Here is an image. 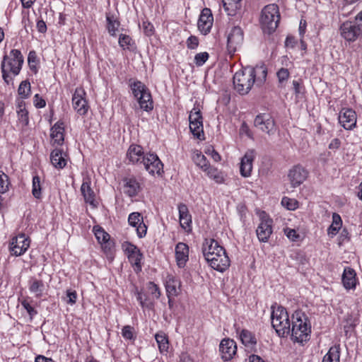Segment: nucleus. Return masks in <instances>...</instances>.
Instances as JSON below:
<instances>
[{
	"mask_svg": "<svg viewBox=\"0 0 362 362\" xmlns=\"http://www.w3.org/2000/svg\"><path fill=\"white\" fill-rule=\"evenodd\" d=\"M28 63L30 70L36 74L37 72L38 59L35 51H30L28 57Z\"/></svg>",
	"mask_w": 362,
	"mask_h": 362,
	"instance_id": "44",
	"label": "nucleus"
},
{
	"mask_svg": "<svg viewBox=\"0 0 362 362\" xmlns=\"http://www.w3.org/2000/svg\"><path fill=\"white\" fill-rule=\"evenodd\" d=\"M280 20L279 7L276 4H269L262 9L260 24L263 32L267 34L274 33Z\"/></svg>",
	"mask_w": 362,
	"mask_h": 362,
	"instance_id": "5",
	"label": "nucleus"
},
{
	"mask_svg": "<svg viewBox=\"0 0 362 362\" xmlns=\"http://www.w3.org/2000/svg\"><path fill=\"white\" fill-rule=\"evenodd\" d=\"M145 169L151 174L160 175L163 173V164L161 160H142Z\"/></svg>",
	"mask_w": 362,
	"mask_h": 362,
	"instance_id": "26",
	"label": "nucleus"
},
{
	"mask_svg": "<svg viewBox=\"0 0 362 362\" xmlns=\"http://www.w3.org/2000/svg\"><path fill=\"white\" fill-rule=\"evenodd\" d=\"M86 93L81 88H77L73 95L72 103L74 108L81 115H84L88 112V106L84 98Z\"/></svg>",
	"mask_w": 362,
	"mask_h": 362,
	"instance_id": "15",
	"label": "nucleus"
},
{
	"mask_svg": "<svg viewBox=\"0 0 362 362\" xmlns=\"http://www.w3.org/2000/svg\"><path fill=\"white\" fill-rule=\"evenodd\" d=\"M272 325L280 337H286L291 332V323L286 310L282 306L276 309L272 306Z\"/></svg>",
	"mask_w": 362,
	"mask_h": 362,
	"instance_id": "4",
	"label": "nucleus"
},
{
	"mask_svg": "<svg viewBox=\"0 0 362 362\" xmlns=\"http://www.w3.org/2000/svg\"><path fill=\"white\" fill-rule=\"evenodd\" d=\"M59 147H55L50 153L49 158H65L69 157V155L66 151V148H65L62 145H59Z\"/></svg>",
	"mask_w": 362,
	"mask_h": 362,
	"instance_id": "45",
	"label": "nucleus"
},
{
	"mask_svg": "<svg viewBox=\"0 0 362 362\" xmlns=\"http://www.w3.org/2000/svg\"><path fill=\"white\" fill-rule=\"evenodd\" d=\"M30 240L25 234L21 233L13 237L10 243V252L15 256H21L24 254L30 247Z\"/></svg>",
	"mask_w": 362,
	"mask_h": 362,
	"instance_id": "12",
	"label": "nucleus"
},
{
	"mask_svg": "<svg viewBox=\"0 0 362 362\" xmlns=\"http://www.w3.org/2000/svg\"><path fill=\"white\" fill-rule=\"evenodd\" d=\"M177 208L180 226L186 230L187 229L189 230L191 228L192 216L189 212L187 205L183 203H180L178 204Z\"/></svg>",
	"mask_w": 362,
	"mask_h": 362,
	"instance_id": "23",
	"label": "nucleus"
},
{
	"mask_svg": "<svg viewBox=\"0 0 362 362\" xmlns=\"http://www.w3.org/2000/svg\"><path fill=\"white\" fill-rule=\"evenodd\" d=\"M160 352H163L168 349V339L163 332H158L155 335Z\"/></svg>",
	"mask_w": 362,
	"mask_h": 362,
	"instance_id": "39",
	"label": "nucleus"
},
{
	"mask_svg": "<svg viewBox=\"0 0 362 362\" xmlns=\"http://www.w3.org/2000/svg\"><path fill=\"white\" fill-rule=\"evenodd\" d=\"M205 153L208 156L212 157V158H221L218 153L214 150V148L212 146H209L205 150Z\"/></svg>",
	"mask_w": 362,
	"mask_h": 362,
	"instance_id": "64",
	"label": "nucleus"
},
{
	"mask_svg": "<svg viewBox=\"0 0 362 362\" xmlns=\"http://www.w3.org/2000/svg\"><path fill=\"white\" fill-rule=\"evenodd\" d=\"M257 74L260 76L257 78V81L262 83L266 80L267 69L262 66L255 68L246 66L237 71L233 76V85L237 92L240 95L248 93L256 81Z\"/></svg>",
	"mask_w": 362,
	"mask_h": 362,
	"instance_id": "1",
	"label": "nucleus"
},
{
	"mask_svg": "<svg viewBox=\"0 0 362 362\" xmlns=\"http://www.w3.org/2000/svg\"><path fill=\"white\" fill-rule=\"evenodd\" d=\"M135 295L137 300L139 302L142 308H146L148 309H152L153 303L148 300V297L146 294L143 293L141 291H139L136 288L135 290Z\"/></svg>",
	"mask_w": 362,
	"mask_h": 362,
	"instance_id": "36",
	"label": "nucleus"
},
{
	"mask_svg": "<svg viewBox=\"0 0 362 362\" xmlns=\"http://www.w3.org/2000/svg\"><path fill=\"white\" fill-rule=\"evenodd\" d=\"M289 75L290 74L287 69H280L276 73L279 83L282 86L288 80Z\"/></svg>",
	"mask_w": 362,
	"mask_h": 362,
	"instance_id": "50",
	"label": "nucleus"
},
{
	"mask_svg": "<svg viewBox=\"0 0 362 362\" xmlns=\"http://www.w3.org/2000/svg\"><path fill=\"white\" fill-rule=\"evenodd\" d=\"M240 171L242 176L247 177L251 174L253 160H240Z\"/></svg>",
	"mask_w": 362,
	"mask_h": 362,
	"instance_id": "41",
	"label": "nucleus"
},
{
	"mask_svg": "<svg viewBox=\"0 0 362 362\" xmlns=\"http://www.w3.org/2000/svg\"><path fill=\"white\" fill-rule=\"evenodd\" d=\"M209 57V55L206 52L198 53L194 57V62L197 66H201L208 60Z\"/></svg>",
	"mask_w": 362,
	"mask_h": 362,
	"instance_id": "51",
	"label": "nucleus"
},
{
	"mask_svg": "<svg viewBox=\"0 0 362 362\" xmlns=\"http://www.w3.org/2000/svg\"><path fill=\"white\" fill-rule=\"evenodd\" d=\"M254 126L269 136L274 135L277 130L274 119L269 114L267 113L257 115L254 120Z\"/></svg>",
	"mask_w": 362,
	"mask_h": 362,
	"instance_id": "8",
	"label": "nucleus"
},
{
	"mask_svg": "<svg viewBox=\"0 0 362 362\" xmlns=\"http://www.w3.org/2000/svg\"><path fill=\"white\" fill-rule=\"evenodd\" d=\"M143 258V255L141 251H138L137 252H134V254L129 255L128 259L132 264L135 266V271L140 272L141 270V261Z\"/></svg>",
	"mask_w": 362,
	"mask_h": 362,
	"instance_id": "40",
	"label": "nucleus"
},
{
	"mask_svg": "<svg viewBox=\"0 0 362 362\" xmlns=\"http://www.w3.org/2000/svg\"><path fill=\"white\" fill-rule=\"evenodd\" d=\"M311 332L310 320L305 314L296 311L293 315L292 327L291 328V339L295 342L306 341Z\"/></svg>",
	"mask_w": 362,
	"mask_h": 362,
	"instance_id": "2",
	"label": "nucleus"
},
{
	"mask_svg": "<svg viewBox=\"0 0 362 362\" xmlns=\"http://www.w3.org/2000/svg\"><path fill=\"white\" fill-rule=\"evenodd\" d=\"M148 288L151 291L152 295H154L156 298H159L160 296V291L157 284L153 281L148 283Z\"/></svg>",
	"mask_w": 362,
	"mask_h": 362,
	"instance_id": "54",
	"label": "nucleus"
},
{
	"mask_svg": "<svg viewBox=\"0 0 362 362\" xmlns=\"http://www.w3.org/2000/svg\"><path fill=\"white\" fill-rule=\"evenodd\" d=\"M273 220L264 212L260 216V223L256 229L258 240L262 243H267L272 234Z\"/></svg>",
	"mask_w": 362,
	"mask_h": 362,
	"instance_id": "10",
	"label": "nucleus"
},
{
	"mask_svg": "<svg viewBox=\"0 0 362 362\" xmlns=\"http://www.w3.org/2000/svg\"><path fill=\"white\" fill-rule=\"evenodd\" d=\"M33 103L34 105L37 108H42L46 105L45 100L42 97H40L39 94L35 95L33 98Z\"/></svg>",
	"mask_w": 362,
	"mask_h": 362,
	"instance_id": "57",
	"label": "nucleus"
},
{
	"mask_svg": "<svg viewBox=\"0 0 362 362\" xmlns=\"http://www.w3.org/2000/svg\"><path fill=\"white\" fill-rule=\"evenodd\" d=\"M243 42V32L238 26H234L228 35L227 49L233 55Z\"/></svg>",
	"mask_w": 362,
	"mask_h": 362,
	"instance_id": "11",
	"label": "nucleus"
},
{
	"mask_svg": "<svg viewBox=\"0 0 362 362\" xmlns=\"http://www.w3.org/2000/svg\"><path fill=\"white\" fill-rule=\"evenodd\" d=\"M187 47L194 49L197 47L199 45L198 38L195 36H190L187 40Z\"/></svg>",
	"mask_w": 362,
	"mask_h": 362,
	"instance_id": "59",
	"label": "nucleus"
},
{
	"mask_svg": "<svg viewBox=\"0 0 362 362\" xmlns=\"http://www.w3.org/2000/svg\"><path fill=\"white\" fill-rule=\"evenodd\" d=\"M341 226L342 220L341 216L338 214L334 213L332 215V223L327 230L328 234L335 235L341 228Z\"/></svg>",
	"mask_w": 362,
	"mask_h": 362,
	"instance_id": "34",
	"label": "nucleus"
},
{
	"mask_svg": "<svg viewBox=\"0 0 362 362\" xmlns=\"http://www.w3.org/2000/svg\"><path fill=\"white\" fill-rule=\"evenodd\" d=\"M32 194L36 199H40L42 197L40 179L37 175L33 177Z\"/></svg>",
	"mask_w": 362,
	"mask_h": 362,
	"instance_id": "43",
	"label": "nucleus"
},
{
	"mask_svg": "<svg viewBox=\"0 0 362 362\" xmlns=\"http://www.w3.org/2000/svg\"><path fill=\"white\" fill-rule=\"evenodd\" d=\"M124 192L129 197H134L141 190L140 183L135 177H124L123 179Z\"/></svg>",
	"mask_w": 362,
	"mask_h": 362,
	"instance_id": "20",
	"label": "nucleus"
},
{
	"mask_svg": "<svg viewBox=\"0 0 362 362\" xmlns=\"http://www.w3.org/2000/svg\"><path fill=\"white\" fill-rule=\"evenodd\" d=\"M18 95L23 98H27L30 95V84L28 81H23L18 89Z\"/></svg>",
	"mask_w": 362,
	"mask_h": 362,
	"instance_id": "46",
	"label": "nucleus"
},
{
	"mask_svg": "<svg viewBox=\"0 0 362 362\" xmlns=\"http://www.w3.org/2000/svg\"><path fill=\"white\" fill-rule=\"evenodd\" d=\"M10 55L11 57L4 55L1 64L2 77L7 84L12 81V78L8 75V72H11L14 76L18 75L24 62L23 57L18 49H12Z\"/></svg>",
	"mask_w": 362,
	"mask_h": 362,
	"instance_id": "3",
	"label": "nucleus"
},
{
	"mask_svg": "<svg viewBox=\"0 0 362 362\" xmlns=\"http://www.w3.org/2000/svg\"><path fill=\"white\" fill-rule=\"evenodd\" d=\"M119 45L123 49L132 50L134 42L129 35L121 34L119 37Z\"/></svg>",
	"mask_w": 362,
	"mask_h": 362,
	"instance_id": "38",
	"label": "nucleus"
},
{
	"mask_svg": "<svg viewBox=\"0 0 362 362\" xmlns=\"http://www.w3.org/2000/svg\"><path fill=\"white\" fill-rule=\"evenodd\" d=\"M202 250L205 259H207L213 255L214 256L216 253L218 254L226 250L219 245L218 243L214 239L206 238L202 244Z\"/></svg>",
	"mask_w": 362,
	"mask_h": 362,
	"instance_id": "19",
	"label": "nucleus"
},
{
	"mask_svg": "<svg viewBox=\"0 0 362 362\" xmlns=\"http://www.w3.org/2000/svg\"><path fill=\"white\" fill-rule=\"evenodd\" d=\"M64 123L62 121H58L51 128V137L54 144L57 145H62L64 140Z\"/></svg>",
	"mask_w": 362,
	"mask_h": 362,
	"instance_id": "24",
	"label": "nucleus"
},
{
	"mask_svg": "<svg viewBox=\"0 0 362 362\" xmlns=\"http://www.w3.org/2000/svg\"><path fill=\"white\" fill-rule=\"evenodd\" d=\"M189 121V129L194 136L199 140H204L203 117L199 108L194 107L191 110Z\"/></svg>",
	"mask_w": 362,
	"mask_h": 362,
	"instance_id": "9",
	"label": "nucleus"
},
{
	"mask_svg": "<svg viewBox=\"0 0 362 362\" xmlns=\"http://www.w3.org/2000/svg\"><path fill=\"white\" fill-rule=\"evenodd\" d=\"M175 258L177 266L183 268L189 258V247L184 243H179L175 247Z\"/></svg>",
	"mask_w": 362,
	"mask_h": 362,
	"instance_id": "22",
	"label": "nucleus"
},
{
	"mask_svg": "<svg viewBox=\"0 0 362 362\" xmlns=\"http://www.w3.org/2000/svg\"><path fill=\"white\" fill-rule=\"evenodd\" d=\"M340 345L334 344L331 346L328 352L324 356L322 362H339Z\"/></svg>",
	"mask_w": 362,
	"mask_h": 362,
	"instance_id": "29",
	"label": "nucleus"
},
{
	"mask_svg": "<svg viewBox=\"0 0 362 362\" xmlns=\"http://www.w3.org/2000/svg\"><path fill=\"white\" fill-rule=\"evenodd\" d=\"M29 289L30 292L35 293L36 297H40L44 289V284L42 280L33 279L30 281Z\"/></svg>",
	"mask_w": 362,
	"mask_h": 362,
	"instance_id": "35",
	"label": "nucleus"
},
{
	"mask_svg": "<svg viewBox=\"0 0 362 362\" xmlns=\"http://www.w3.org/2000/svg\"><path fill=\"white\" fill-rule=\"evenodd\" d=\"M286 236L293 241H296L299 238V235L297 234L296 230L287 228L285 230Z\"/></svg>",
	"mask_w": 362,
	"mask_h": 362,
	"instance_id": "62",
	"label": "nucleus"
},
{
	"mask_svg": "<svg viewBox=\"0 0 362 362\" xmlns=\"http://www.w3.org/2000/svg\"><path fill=\"white\" fill-rule=\"evenodd\" d=\"M9 184L8 176L0 171V193L3 194L7 192Z\"/></svg>",
	"mask_w": 362,
	"mask_h": 362,
	"instance_id": "48",
	"label": "nucleus"
},
{
	"mask_svg": "<svg viewBox=\"0 0 362 362\" xmlns=\"http://www.w3.org/2000/svg\"><path fill=\"white\" fill-rule=\"evenodd\" d=\"M143 156L142 158H159L158 156L154 153H149L148 154H144L143 151V148L136 144H132L129 146L127 156L128 158H133L134 156L141 157Z\"/></svg>",
	"mask_w": 362,
	"mask_h": 362,
	"instance_id": "27",
	"label": "nucleus"
},
{
	"mask_svg": "<svg viewBox=\"0 0 362 362\" xmlns=\"http://www.w3.org/2000/svg\"><path fill=\"white\" fill-rule=\"evenodd\" d=\"M240 134H245L249 138L252 139V133L250 131L249 126L245 122H243L240 128Z\"/></svg>",
	"mask_w": 362,
	"mask_h": 362,
	"instance_id": "60",
	"label": "nucleus"
},
{
	"mask_svg": "<svg viewBox=\"0 0 362 362\" xmlns=\"http://www.w3.org/2000/svg\"><path fill=\"white\" fill-rule=\"evenodd\" d=\"M242 0H222L225 11L228 16H233L236 14L237 10L240 8Z\"/></svg>",
	"mask_w": 362,
	"mask_h": 362,
	"instance_id": "32",
	"label": "nucleus"
},
{
	"mask_svg": "<svg viewBox=\"0 0 362 362\" xmlns=\"http://www.w3.org/2000/svg\"><path fill=\"white\" fill-rule=\"evenodd\" d=\"M50 163L57 169H62L67 164V160H50Z\"/></svg>",
	"mask_w": 362,
	"mask_h": 362,
	"instance_id": "61",
	"label": "nucleus"
},
{
	"mask_svg": "<svg viewBox=\"0 0 362 362\" xmlns=\"http://www.w3.org/2000/svg\"><path fill=\"white\" fill-rule=\"evenodd\" d=\"M206 261L215 270L220 272H225L230 266V260L226 250L220 253H216L214 256L208 258Z\"/></svg>",
	"mask_w": 362,
	"mask_h": 362,
	"instance_id": "13",
	"label": "nucleus"
},
{
	"mask_svg": "<svg viewBox=\"0 0 362 362\" xmlns=\"http://www.w3.org/2000/svg\"><path fill=\"white\" fill-rule=\"evenodd\" d=\"M21 305L27 310L30 315V320H32L33 317L37 314V311L26 300L22 301Z\"/></svg>",
	"mask_w": 362,
	"mask_h": 362,
	"instance_id": "53",
	"label": "nucleus"
},
{
	"mask_svg": "<svg viewBox=\"0 0 362 362\" xmlns=\"http://www.w3.org/2000/svg\"><path fill=\"white\" fill-rule=\"evenodd\" d=\"M240 339L245 346L252 347L257 344L255 334L247 329H243L241 331Z\"/></svg>",
	"mask_w": 362,
	"mask_h": 362,
	"instance_id": "30",
	"label": "nucleus"
},
{
	"mask_svg": "<svg viewBox=\"0 0 362 362\" xmlns=\"http://www.w3.org/2000/svg\"><path fill=\"white\" fill-rule=\"evenodd\" d=\"M339 122L347 130L352 129L356 124V114L350 108H343L339 114Z\"/></svg>",
	"mask_w": 362,
	"mask_h": 362,
	"instance_id": "16",
	"label": "nucleus"
},
{
	"mask_svg": "<svg viewBox=\"0 0 362 362\" xmlns=\"http://www.w3.org/2000/svg\"><path fill=\"white\" fill-rule=\"evenodd\" d=\"M106 19H107V28L108 33L112 36H115L116 32L117 31L118 28L120 25L119 21H118L116 19H114L113 16H107Z\"/></svg>",
	"mask_w": 362,
	"mask_h": 362,
	"instance_id": "42",
	"label": "nucleus"
},
{
	"mask_svg": "<svg viewBox=\"0 0 362 362\" xmlns=\"http://www.w3.org/2000/svg\"><path fill=\"white\" fill-rule=\"evenodd\" d=\"M180 285V282L173 276H168L165 284L167 296H176L178 295L177 286Z\"/></svg>",
	"mask_w": 362,
	"mask_h": 362,
	"instance_id": "31",
	"label": "nucleus"
},
{
	"mask_svg": "<svg viewBox=\"0 0 362 362\" xmlns=\"http://www.w3.org/2000/svg\"><path fill=\"white\" fill-rule=\"evenodd\" d=\"M142 27L146 35H151L153 34V26L151 23L148 22H144L142 24Z\"/></svg>",
	"mask_w": 362,
	"mask_h": 362,
	"instance_id": "63",
	"label": "nucleus"
},
{
	"mask_svg": "<svg viewBox=\"0 0 362 362\" xmlns=\"http://www.w3.org/2000/svg\"><path fill=\"white\" fill-rule=\"evenodd\" d=\"M341 35L347 41L354 42L362 35V11L354 21H346L340 26Z\"/></svg>",
	"mask_w": 362,
	"mask_h": 362,
	"instance_id": "7",
	"label": "nucleus"
},
{
	"mask_svg": "<svg viewBox=\"0 0 362 362\" xmlns=\"http://www.w3.org/2000/svg\"><path fill=\"white\" fill-rule=\"evenodd\" d=\"M122 335L126 339H134V327L130 325L124 326L122 329Z\"/></svg>",
	"mask_w": 362,
	"mask_h": 362,
	"instance_id": "52",
	"label": "nucleus"
},
{
	"mask_svg": "<svg viewBox=\"0 0 362 362\" xmlns=\"http://www.w3.org/2000/svg\"><path fill=\"white\" fill-rule=\"evenodd\" d=\"M207 175L213 179L216 183L222 184L226 181L225 176L222 172H220L217 168L211 167L206 172Z\"/></svg>",
	"mask_w": 362,
	"mask_h": 362,
	"instance_id": "37",
	"label": "nucleus"
},
{
	"mask_svg": "<svg viewBox=\"0 0 362 362\" xmlns=\"http://www.w3.org/2000/svg\"><path fill=\"white\" fill-rule=\"evenodd\" d=\"M195 164L206 173L212 167L208 160H197Z\"/></svg>",
	"mask_w": 362,
	"mask_h": 362,
	"instance_id": "58",
	"label": "nucleus"
},
{
	"mask_svg": "<svg viewBox=\"0 0 362 362\" xmlns=\"http://www.w3.org/2000/svg\"><path fill=\"white\" fill-rule=\"evenodd\" d=\"M356 272L351 267H346L344 269L341 281L346 289L354 288L356 285Z\"/></svg>",
	"mask_w": 362,
	"mask_h": 362,
	"instance_id": "25",
	"label": "nucleus"
},
{
	"mask_svg": "<svg viewBox=\"0 0 362 362\" xmlns=\"http://www.w3.org/2000/svg\"><path fill=\"white\" fill-rule=\"evenodd\" d=\"M143 221V217L139 212H133L129 215L128 223L133 227H136Z\"/></svg>",
	"mask_w": 362,
	"mask_h": 362,
	"instance_id": "47",
	"label": "nucleus"
},
{
	"mask_svg": "<svg viewBox=\"0 0 362 362\" xmlns=\"http://www.w3.org/2000/svg\"><path fill=\"white\" fill-rule=\"evenodd\" d=\"M93 231L98 243L101 245H105L103 248L105 252H110L114 247L113 241L110 240V235L101 227H94Z\"/></svg>",
	"mask_w": 362,
	"mask_h": 362,
	"instance_id": "21",
	"label": "nucleus"
},
{
	"mask_svg": "<svg viewBox=\"0 0 362 362\" xmlns=\"http://www.w3.org/2000/svg\"><path fill=\"white\" fill-rule=\"evenodd\" d=\"M147 231V226L142 221L139 225L136 226V233L139 238H144Z\"/></svg>",
	"mask_w": 362,
	"mask_h": 362,
	"instance_id": "55",
	"label": "nucleus"
},
{
	"mask_svg": "<svg viewBox=\"0 0 362 362\" xmlns=\"http://www.w3.org/2000/svg\"><path fill=\"white\" fill-rule=\"evenodd\" d=\"M281 204L288 210H295L298 205V202L294 199L287 197L282 198Z\"/></svg>",
	"mask_w": 362,
	"mask_h": 362,
	"instance_id": "49",
	"label": "nucleus"
},
{
	"mask_svg": "<svg viewBox=\"0 0 362 362\" xmlns=\"http://www.w3.org/2000/svg\"><path fill=\"white\" fill-rule=\"evenodd\" d=\"M16 103L18 121L23 127H26L29 124V117L28 111L25 108V103L21 99H18Z\"/></svg>",
	"mask_w": 362,
	"mask_h": 362,
	"instance_id": "28",
	"label": "nucleus"
},
{
	"mask_svg": "<svg viewBox=\"0 0 362 362\" xmlns=\"http://www.w3.org/2000/svg\"><path fill=\"white\" fill-rule=\"evenodd\" d=\"M134 96L137 99L140 108L148 112L153 110V100L148 88L140 81L130 83Z\"/></svg>",
	"mask_w": 362,
	"mask_h": 362,
	"instance_id": "6",
	"label": "nucleus"
},
{
	"mask_svg": "<svg viewBox=\"0 0 362 362\" xmlns=\"http://www.w3.org/2000/svg\"><path fill=\"white\" fill-rule=\"evenodd\" d=\"M77 294L75 291L67 290L66 291V303L73 305L76 303Z\"/></svg>",
	"mask_w": 362,
	"mask_h": 362,
	"instance_id": "56",
	"label": "nucleus"
},
{
	"mask_svg": "<svg viewBox=\"0 0 362 362\" xmlns=\"http://www.w3.org/2000/svg\"><path fill=\"white\" fill-rule=\"evenodd\" d=\"M219 351L224 361H230L237 352L235 341L229 338L222 339L219 345Z\"/></svg>",
	"mask_w": 362,
	"mask_h": 362,
	"instance_id": "14",
	"label": "nucleus"
},
{
	"mask_svg": "<svg viewBox=\"0 0 362 362\" xmlns=\"http://www.w3.org/2000/svg\"><path fill=\"white\" fill-rule=\"evenodd\" d=\"M308 174L304 168L299 165H295L288 174L291 186L295 188L300 185L307 178Z\"/></svg>",
	"mask_w": 362,
	"mask_h": 362,
	"instance_id": "17",
	"label": "nucleus"
},
{
	"mask_svg": "<svg viewBox=\"0 0 362 362\" xmlns=\"http://www.w3.org/2000/svg\"><path fill=\"white\" fill-rule=\"evenodd\" d=\"M81 191L84 197L85 202L90 204H93L95 201V194L90 188L89 183L83 182L81 187Z\"/></svg>",
	"mask_w": 362,
	"mask_h": 362,
	"instance_id": "33",
	"label": "nucleus"
},
{
	"mask_svg": "<svg viewBox=\"0 0 362 362\" xmlns=\"http://www.w3.org/2000/svg\"><path fill=\"white\" fill-rule=\"evenodd\" d=\"M214 18L209 8H205L202 10L197 23V26L200 32L204 34H208L212 27Z\"/></svg>",
	"mask_w": 362,
	"mask_h": 362,
	"instance_id": "18",
	"label": "nucleus"
}]
</instances>
